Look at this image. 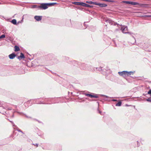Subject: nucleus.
I'll list each match as a JSON object with an SVG mask.
<instances>
[{"label": "nucleus", "mask_w": 151, "mask_h": 151, "mask_svg": "<svg viewBox=\"0 0 151 151\" xmlns=\"http://www.w3.org/2000/svg\"><path fill=\"white\" fill-rule=\"evenodd\" d=\"M48 6H49L48 3H42L40 6H38L37 8L40 9H46L48 8Z\"/></svg>", "instance_id": "nucleus-1"}, {"label": "nucleus", "mask_w": 151, "mask_h": 151, "mask_svg": "<svg viewBox=\"0 0 151 151\" xmlns=\"http://www.w3.org/2000/svg\"><path fill=\"white\" fill-rule=\"evenodd\" d=\"M121 30L124 33L130 34V32H127L128 28L127 27H125V26H122L121 28Z\"/></svg>", "instance_id": "nucleus-2"}, {"label": "nucleus", "mask_w": 151, "mask_h": 151, "mask_svg": "<svg viewBox=\"0 0 151 151\" xmlns=\"http://www.w3.org/2000/svg\"><path fill=\"white\" fill-rule=\"evenodd\" d=\"M122 2L126 4H130L133 5H139V3H138L133 1H122Z\"/></svg>", "instance_id": "nucleus-3"}, {"label": "nucleus", "mask_w": 151, "mask_h": 151, "mask_svg": "<svg viewBox=\"0 0 151 151\" xmlns=\"http://www.w3.org/2000/svg\"><path fill=\"white\" fill-rule=\"evenodd\" d=\"M127 71H124L122 72H119L118 73L120 76H123L124 77H125L127 76Z\"/></svg>", "instance_id": "nucleus-4"}, {"label": "nucleus", "mask_w": 151, "mask_h": 151, "mask_svg": "<svg viewBox=\"0 0 151 151\" xmlns=\"http://www.w3.org/2000/svg\"><path fill=\"white\" fill-rule=\"evenodd\" d=\"M84 95H85L86 96H88L91 98H97L99 97L98 95L97 94H96L95 95H93L91 94H88V93H84Z\"/></svg>", "instance_id": "nucleus-5"}, {"label": "nucleus", "mask_w": 151, "mask_h": 151, "mask_svg": "<svg viewBox=\"0 0 151 151\" xmlns=\"http://www.w3.org/2000/svg\"><path fill=\"white\" fill-rule=\"evenodd\" d=\"M42 16H35L34 17V19L37 21H39L42 19Z\"/></svg>", "instance_id": "nucleus-6"}, {"label": "nucleus", "mask_w": 151, "mask_h": 151, "mask_svg": "<svg viewBox=\"0 0 151 151\" xmlns=\"http://www.w3.org/2000/svg\"><path fill=\"white\" fill-rule=\"evenodd\" d=\"M96 5H98L100 7H105L107 6V5L105 4H101L97 3Z\"/></svg>", "instance_id": "nucleus-7"}, {"label": "nucleus", "mask_w": 151, "mask_h": 151, "mask_svg": "<svg viewBox=\"0 0 151 151\" xmlns=\"http://www.w3.org/2000/svg\"><path fill=\"white\" fill-rule=\"evenodd\" d=\"M24 58V54L22 53H20V55L19 56H18L17 58L19 60H21V59Z\"/></svg>", "instance_id": "nucleus-8"}, {"label": "nucleus", "mask_w": 151, "mask_h": 151, "mask_svg": "<svg viewBox=\"0 0 151 151\" xmlns=\"http://www.w3.org/2000/svg\"><path fill=\"white\" fill-rule=\"evenodd\" d=\"M16 55L14 53H12L9 55V57L10 59H14L16 56Z\"/></svg>", "instance_id": "nucleus-9"}, {"label": "nucleus", "mask_w": 151, "mask_h": 151, "mask_svg": "<svg viewBox=\"0 0 151 151\" xmlns=\"http://www.w3.org/2000/svg\"><path fill=\"white\" fill-rule=\"evenodd\" d=\"M73 3L75 5L82 6L83 5V2H74Z\"/></svg>", "instance_id": "nucleus-10"}, {"label": "nucleus", "mask_w": 151, "mask_h": 151, "mask_svg": "<svg viewBox=\"0 0 151 151\" xmlns=\"http://www.w3.org/2000/svg\"><path fill=\"white\" fill-rule=\"evenodd\" d=\"M86 3L89 4H92L96 5L97 2H93V1H86Z\"/></svg>", "instance_id": "nucleus-11"}, {"label": "nucleus", "mask_w": 151, "mask_h": 151, "mask_svg": "<svg viewBox=\"0 0 151 151\" xmlns=\"http://www.w3.org/2000/svg\"><path fill=\"white\" fill-rule=\"evenodd\" d=\"M135 71H129L128 72L127 71V76H129L131 75L132 74H133L134 73Z\"/></svg>", "instance_id": "nucleus-12"}, {"label": "nucleus", "mask_w": 151, "mask_h": 151, "mask_svg": "<svg viewBox=\"0 0 151 151\" xmlns=\"http://www.w3.org/2000/svg\"><path fill=\"white\" fill-rule=\"evenodd\" d=\"M15 50L14 51L16 52L19 51L20 50V48L19 47L15 45L14 47Z\"/></svg>", "instance_id": "nucleus-13"}, {"label": "nucleus", "mask_w": 151, "mask_h": 151, "mask_svg": "<svg viewBox=\"0 0 151 151\" xmlns=\"http://www.w3.org/2000/svg\"><path fill=\"white\" fill-rule=\"evenodd\" d=\"M83 5L82 6H85V7H91L92 6H90V5L87 4H86L85 3H83Z\"/></svg>", "instance_id": "nucleus-14"}, {"label": "nucleus", "mask_w": 151, "mask_h": 151, "mask_svg": "<svg viewBox=\"0 0 151 151\" xmlns=\"http://www.w3.org/2000/svg\"><path fill=\"white\" fill-rule=\"evenodd\" d=\"M4 103L3 101H0V106H1V107H4L5 106H4V104H6V103H4V104H3V103Z\"/></svg>", "instance_id": "nucleus-15"}, {"label": "nucleus", "mask_w": 151, "mask_h": 151, "mask_svg": "<svg viewBox=\"0 0 151 151\" xmlns=\"http://www.w3.org/2000/svg\"><path fill=\"white\" fill-rule=\"evenodd\" d=\"M11 22L14 24H17V21L15 19H13Z\"/></svg>", "instance_id": "nucleus-16"}, {"label": "nucleus", "mask_w": 151, "mask_h": 151, "mask_svg": "<svg viewBox=\"0 0 151 151\" xmlns=\"http://www.w3.org/2000/svg\"><path fill=\"white\" fill-rule=\"evenodd\" d=\"M122 102L120 101L118 102L116 105V106H120L121 105Z\"/></svg>", "instance_id": "nucleus-17"}, {"label": "nucleus", "mask_w": 151, "mask_h": 151, "mask_svg": "<svg viewBox=\"0 0 151 151\" xmlns=\"http://www.w3.org/2000/svg\"><path fill=\"white\" fill-rule=\"evenodd\" d=\"M49 6H51L54 4H57V3H48Z\"/></svg>", "instance_id": "nucleus-18"}, {"label": "nucleus", "mask_w": 151, "mask_h": 151, "mask_svg": "<svg viewBox=\"0 0 151 151\" xmlns=\"http://www.w3.org/2000/svg\"><path fill=\"white\" fill-rule=\"evenodd\" d=\"M106 22L109 23L110 24H112V22L110 20L108 19V20H106Z\"/></svg>", "instance_id": "nucleus-19"}, {"label": "nucleus", "mask_w": 151, "mask_h": 151, "mask_svg": "<svg viewBox=\"0 0 151 151\" xmlns=\"http://www.w3.org/2000/svg\"><path fill=\"white\" fill-rule=\"evenodd\" d=\"M5 35H2L0 36V39H1V38H5Z\"/></svg>", "instance_id": "nucleus-20"}, {"label": "nucleus", "mask_w": 151, "mask_h": 151, "mask_svg": "<svg viewBox=\"0 0 151 151\" xmlns=\"http://www.w3.org/2000/svg\"><path fill=\"white\" fill-rule=\"evenodd\" d=\"M37 7H38V6H37V5H34L33 6L32 8H37Z\"/></svg>", "instance_id": "nucleus-21"}, {"label": "nucleus", "mask_w": 151, "mask_h": 151, "mask_svg": "<svg viewBox=\"0 0 151 151\" xmlns=\"http://www.w3.org/2000/svg\"><path fill=\"white\" fill-rule=\"evenodd\" d=\"M17 130L19 132H21L22 134H24V133L22 131H21L19 129H17Z\"/></svg>", "instance_id": "nucleus-22"}, {"label": "nucleus", "mask_w": 151, "mask_h": 151, "mask_svg": "<svg viewBox=\"0 0 151 151\" xmlns=\"http://www.w3.org/2000/svg\"><path fill=\"white\" fill-rule=\"evenodd\" d=\"M146 100L148 101H151V99L150 98H148L147 99H146Z\"/></svg>", "instance_id": "nucleus-23"}, {"label": "nucleus", "mask_w": 151, "mask_h": 151, "mask_svg": "<svg viewBox=\"0 0 151 151\" xmlns=\"http://www.w3.org/2000/svg\"><path fill=\"white\" fill-rule=\"evenodd\" d=\"M148 94H150V96H151V90H150L148 92Z\"/></svg>", "instance_id": "nucleus-24"}, {"label": "nucleus", "mask_w": 151, "mask_h": 151, "mask_svg": "<svg viewBox=\"0 0 151 151\" xmlns=\"http://www.w3.org/2000/svg\"><path fill=\"white\" fill-rule=\"evenodd\" d=\"M100 96H105L107 98L108 97V96L103 95H101Z\"/></svg>", "instance_id": "nucleus-25"}, {"label": "nucleus", "mask_w": 151, "mask_h": 151, "mask_svg": "<svg viewBox=\"0 0 151 151\" xmlns=\"http://www.w3.org/2000/svg\"><path fill=\"white\" fill-rule=\"evenodd\" d=\"M10 122L12 124L13 127H16V126L15 125L12 121H10Z\"/></svg>", "instance_id": "nucleus-26"}, {"label": "nucleus", "mask_w": 151, "mask_h": 151, "mask_svg": "<svg viewBox=\"0 0 151 151\" xmlns=\"http://www.w3.org/2000/svg\"><path fill=\"white\" fill-rule=\"evenodd\" d=\"M112 101H117V100H116V99H112Z\"/></svg>", "instance_id": "nucleus-27"}, {"label": "nucleus", "mask_w": 151, "mask_h": 151, "mask_svg": "<svg viewBox=\"0 0 151 151\" xmlns=\"http://www.w3.org/2000/svg\"><path fill=\"white\" fill-rule=\"evenodd\" d=\"M33 145H36L37 146V147H38V145L37 144H35V145L34 144H33Z\"/></svg>", "instance_id": "nucleus-28"}, {"label": "nucleus", "mask_w": 151, "mask_h": 151, "mask_svg": "<svg viewBox=\"0 0 151 151\" xmlns=\"http://www.w3.org/2000/svg\"><path fill=\"white\" fill-rule=\"evenodd\" d=\"M146 16L148 17H151V15H147Z\"/></svg>", "instance_id": "nucleus-29"}, {"label": "nucleus", "mask_w": 151, "mask_h": 151, "mask_svg": "<svg viewBox=\"0 0 151 151\" xmlns=\"http://www.w3.org/2000/svg\"><path fill=\"white\" fill-rule=\"evenodd\" d=\"M99 113L100 114H101V111H99Z\"/></svg>", "instance_id": "nucleus-30"}, {"label": "nucleus", "mask_w": 151, "mask_h": 151, "mask_svg": "<svg viewBox=\"0 0 151 151\" xmlns=\"http://www.w3.org/2000/svg\"><path fill=\"white\" fill-rule=\"evenodd\" d=\"M39 104H42V103H41H41H39Z\"/></svg>", "instance_id": "nucleus-31"}]
</instances>
